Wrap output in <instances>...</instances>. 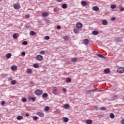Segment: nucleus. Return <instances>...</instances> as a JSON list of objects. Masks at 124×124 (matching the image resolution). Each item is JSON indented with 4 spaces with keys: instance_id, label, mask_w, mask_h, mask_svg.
<instances>
[{
    "instance_id": "nucleus-1",
    "label": "nucleus",
    "mask_w": 124,
    "mask_h": 124,
    "mask_svg": "<svg viewBox=\"0 0 124 124\" xmlns=\"http://www.w3.org/2000/svg\"><path fill=\"white\" fill-rule=\"evenodd\" d=\"M29 102H34L36 100V98L33 97L29 96L28 98Z\"/></svg>"
},
{
    "instance_id": "nucleus-2",
    "label": "nucleus",
    "mask_w": 124,
    "mask_h": 124,
    "mask_svg": "<svg viewBox=\"0 0 124 124\" xmlns=\"http://www.w3.org/2000/svg\"><path fill=\"white\" fill-rule=\"evenodd\" d=\"M103 90L101 89H98L97 88H95L93 90H91L88 91L89 93H93L94 92H102Z\"/></svg>"
},
{
    "instance_id": "nucleus-3",
    "label": "nucleus",
    "mask_w": 124,
    "mask_h": 124,
    "mask_svg": "<svg viewBox=\"0 0 124 124\" xmlns=\"http://www.w3.org/2000/svg\"><path fill=\"white\" fill-rule=\"evenodd\" d=\"M117 72H118V73H124V68L123 67H119L117 69Z\"/></svg>"
},
{
    "instance_id": "nucleus-4",
    "label": "nucleus",
    "mask_w": 124,
    "mask_h": 124,
    "mask_svg": "<svg viewBox=\"0 0 124 124\" xmlns=\"http://www.w3.org/2000/svg\"><path fill=\"white\" fill-rule=\"evenodd\" d=\"M76 27L77 28V29H82V28H83V24H82V23L80 22H78L76 24Z\"/></svg>"
},
{
    "instance_id": "nucleus-5",
    "label": "nucleus",
    "mask_w": 124,
    "mask_h": 124,
    "mask_svg": "<svg viewBox=\"0 0 124 124\" xmlns=\"http://www.w3.org/2000/svg\"><path fill=\"white\" fill-rule=\"evenodd\" d=\"M36 59L38 61H42V60H43V56L40 55H38L36 57Z\"/></svg>"
},
{
    "instance_id": "nucleus-6",
    "label": "nucleus",
    "mask_w": 124,
    "mask_h": 124,
    "mask_svg": "<svg viewBox=\"0 0 124 124\" xmlns=\"http://www.w3.org/2000/svg\"><path fill=\"white\" fill-rule=\"evenodd\" d=\"M14 8L15 9H20V8H21V6H20L19 4H15L14 5Z\"/></svg>"
},
{
    "instance_id": "nucleus-7",
    "label": "nucleus",
    "mask_w": 124,
    "mask_h": 124,
    "mask_svg": "<svg viewBox=\"0 0 124 124\" xmlns=\"http://www.w3.org/2000/svg\"><path fill=\"white\" fill-rule=\"evenodd\" d=\"M80 32V29L78 28H75L74 29V32L76 34H78Z\"/></svg>"
},
{
    "instance_id": "nucleus-8",
    "label": "nucleus",
    "mask_w": 124,
    "mask_h": 124,
    "mask_svg": "<svg viewBox=\"0 0 124 124\" xmlns=\"http://www.w3.org/2000/svg\"><path fill=\"white\" fill-rule=\"evenodd\" d=\"M37 115L39 116V117H44V113H43L42 112H40V111L37 112Z\"/></svg>"
},
{
    "instance_id": "nucleus-9",
    "label": "nucleus",
    "mask_w": 124,
    "mask_h": 124,
    "mask_svg": "<svg viewBox=\"0 0 124 124\" xmlns=\"http://www.w3.org/2000/svg\"><path fill=\"white\" fill-rule=\"evenodd\" d=\"M11 69L13 71H15V70H17V66H16V65L12 66L11 67Z\"/></svg>"
},
{
    "instance_id": "nucleus-10",
    "label": "nucleus",
    "mask_w": 124,
    "mask_h": 124,
    "mask_svg": "<svg viewBox=\"0 0 124 124\" xmlns=\"http://www.w3.org/2000/svg\"><path fill=\"white\" fill-rule=\"evenodd\" d=\"M35 93H43V91L41 90H38L34 91Z\"/></svg>"
},
{
    "instance_id": "nucleus-11",
    "label": "nucleus",
    "mask_w": 124,
    "mask_h": 124,
    "mask_svg": "<svg viewBox=\"0 0 124 124\" xmlns=\"http://www.w3.org/2000/svg\"><path fill=\"white\" fill-rule=\"evenodd\" d=\"M86 124H93V120L91 119H88L86 121Z\"/></svg>"
},
{
    "instance_id": "nucleus-12",
    "label": "nucleus",
    "mask_w": 124,
    "mask_h": 124,
    "mask_svg": "<svg viewBox=\"0 0 124 124\" xmlns=\"http://www.w3.org/2000/svg\"><path fill=\"white\" fill-rule=\"evenodd\" d=\"M102 24L104 26H106L108 25V22H107V20L104 19L102 20Z\"/></svg>"
},
{
    "instance_id": "nucleus-13",
    "label": "nucleus",
    "mask_w": 124,
    "mask_h": 124,
    "mask_svg": "<svg viewBox=\"0 0 124 124\" xmlns=\"http://www.w3.org/2000/svg\"><path fill=\"white\" fill-rule=\"evenodd\" d=\"M98 33H99V32L97 31H92V34H93V35H97Z\"/></svg>"
},
{
    "instance_id": "nucleus-14",
    "label": "nucleus",
    "mask_w": 124,
    "mask_h": 124,
    "mask_svg": "<svg viewBox=\"0 0 124 124\" xmlns=\"http://www.w3.org/2000/svg\"><path fill=\"white\" fill-rule=\"evenodd\" d=\"M83 43L85 45H88L89 44V39H86L83 40Z\"/></svg>"
},
{
    "instance_id": "nucleus-15",
    "label": "nucleus",
    "mask_w": 124,
    "mask_h": 124,
    "mask_svg": "<svg viewBox=\"0 0 124 124\" xmlns=\"http://www.w3.org/2000/svg\"><path fill=\"white\" fill-rule=\"evenodd\" d=\"M42 15L43 16V17H47V16L49 15V14H48L47 12H43Z\"/></svg>"
},
{
    "instance_id": "nucleus-16",
    "label": "nucleus",
    "mask_w": 124,
    "mask_h": 124,
    "mask_svg": "<svg viewBox=\"0 0 124 124\" xmlns=\"http://www.w3.org/2000/svg\"><path fill=\"white\" fill-rule=\"evenodd\" d=\"M19 34L18 33H15L13 35V37L14 39H16V38H18Z\"/></svg>"
},
{
    "instance_id": "nucleus-17",
    "label": "nucleus",
    "mask_w": 124,
    "mask_h": 124,
    "mask_svg": "<svg viewBox=\"0 0 124 124\" xmlns=\"http://www.w3.org/2000/svg\"><path fill=\"white\" fill-rule=\"evenodd\" d=\"M93 9L94 11H98V10H99V8L97 6H94L93 7Z\"/></svg>"
},
{
    "instance_id": "nucleus-18",
    "label": "nucleus",
    "mask_w": 124,
    "mask_h": 124,
    "mask_svg": "<svg viewBox=\"0 0 124 124\" xmlns=\"http://www.w3.org/2000/svg\"><path fill=\"white\" fill-rule=\"evenodd\" d=\"M81 5H82V6H86V5H87V1H82L81 2Z\"/></svg>"
},
{
    "instance_id": "nucleus-19",
    "label": "nucleus",
    "mask_w": 124,
    "mask_h": 124,
    "mask_svg": "<svg viewBox=\"0 0 124 124\" xmlns=\"http://www.w3.org/2000/svg\"><path fill=\"white\" fill-rule=\"evenodd\" d=\"M104 72L106 73V74H108L110 72V69H105L104 70Z\"/></svg>"
},
{
    "instance_id": "nucleus-20",
    "label": "nucleus",
    "mask_w": 124,
    "mask_h": 124,
    "mask_svg": "<svg viewBox=\"0 0 124 124\" xmlns=\"http://www.w3.org/2000/svg\"><path fill=\"white\" fill-rule=\"evenodd\" d=\"M11 56H12L11 53H7L6 55V57L7 58V59H10V58H11Z\"/></svg>"
},
{
    "instance_id": "nucleus-21",
    "label": "nucleus",
    "mask_w": 124,
    "mask_h": 124,
    "mask_svg": "<svg viewBox=\"0 0 124 124\" xmlns=\"http://www.w3.org/2000/svg\"><path fill=\"white\" fill-rule=\"evenodd\" d=\"M32 72V70H31V69H28L27 70V73L28 74H30V73H31Z\"/></svg>"
},
{
    "instance_id": "nucleus-22",
    "label": "nucleus",
    "mask_w": 124,
    "mask_h": 124,
    "mask_svg": "<svg viewBox=\"0 0 124 124\" xmlns=\"http://www.w3.org/2000/svg\"><path fill=\"white\" fill-rule=\"evenodd\" d=\"M110 119H114L115 118V115L113 113H111L109 115Z\"/></svg>"
},
{
    "instance_id": "nucleus-23",
    "label": "nucleus",
    "mask_w": 124,
    "mask_h": 124,
    "mask_svg": "<svg viewBox=\"0 0 124 124\" xmlns=\"http://www.w3.org/2000/svg\"><path fill=\"white\" fill-rule=\"evenodd\" d=\"M62 7L63 9H65V8H67V5L66 4H62Z\"/></svg>"
},
{
    "instance_id": "nucleus-24",
    "label": "nucleus",
    "mask_w": 124,
    "mask_h": 124,
    "mask_svg": "<svg viewBox=\"0 0 124 124\" xmlns=\"http://www.w3.org/2000/svg\"><path fill=\"white\" fill-rule=\"evenodd\" d=\"M66 83H70L71 82V78H67L65 79Z\"/></svg>"
},
{
    "instance_id": "nucleus-25",
    "label": "nucleus",
    "mask_w": 124,
    "mask_h": 124,
    "mask_svg": "<svg viewBox=\"0 0 124 124\" xmlns=\"http://www.w3.org/2000/svg\"><path fill=\"white\" fill-rule=\"evenodd\" d=\"M58 91V88L57 87L53 88L52 93H57V91Z\"/></svg>"
},
{
    "instance_id": "nucleus-26",
    "label": "nucleus",
    "mask_w": 124,
    "mask_h": 124,
    "mask_svg": "<svg viewBox=\"0 0 124 124\" xmlns=\"http://www.w3.org/2000/svg\"><path fill=\"white\" fill-rule=\"evenodd\" d=\"M24 117L22 116H18V117H17L16 119L17 120H18V121H20L21 120H23V118Z\"/></svg>"
},
{
    "instance_id": "nucleus-27",
    "label": "nucleus",
    "mask_w": 124,
    "mask_h": 124,
    "mask_svg": "<svg viewBox=\"0 0 124 124\" xmlns=\"http://www.w3.org/2000/svg\"><path fill=\"white\" fill-rule=\"evenodd\" d=\"M63 122H65V123H67V122H68V118L63 117Z\"/></svg>"
},
{
    "instance_id": "nucleus-28",
    "label": "nucleus",
    "mask_w": 124,
    "mask_h": 124,
    "mask_svg": "<svg viewBox=\"0 0 124 124\" xmlns=\"http://www.w3.org/2000/svg\"><path fill=\"white\" fill-rule=\"evenodd\" d=\"M63 108L64 109H68V108H69V105L68 104H65L63 106Z\"/></svg>"
},
{
    "instance_id": "nucleus-29",
    "label": "nucleus",
    "mask_w": 124,
    "mask_h": 124,
    "mask_svg": "<svg viewBox=\"0 0 124 124\" xmlns=\"http://www.w3.org/2000/svg\"><path fill=\"white\" fill-rule=\"evenodd\" d=\"M99 58H100L101 59H105V57H104L103 55L102 54H97V55Z\"/></svg>"
},
{
    "instance_id": "nucleus-30",
    "label": "nucleus",
    "mask_w": 124,
    "mask_h": 124,
    "mask_svg": "<svg viewBox=\"0 0 124 124\" xmlns=\"http://www.w3.org/2000/svg\"><path fill=\"white\" fill-rule=\"evenodd\" d=\"M71 62H77V58H72L71 59Z\"/></svg>"
},
{
    "instance_id": "nucleus-31",
    "label": "nucleus",
    "mask_w": 124,
    "mask_h": 124,
    "mask_svg": "<svg viewBox=\"0 0 124 124\" xmlns=\"http://www.w3.org/2000/svg\"><path fill=\"white\" fill-rule=\"evenodd\" d=\"M116 7H117V6L115 4H112L110 6V8H111V9H114Z\"/></svg>"
},
{
    "instance_id": "nucleus-32",
    "label": "nucleus",
    "mask_w": 124,
    "mask_h": 124,
    "mask_svg": "<svg viewBox=\"0 0 124 124\" xmlns=\"http://www.w3.org/2000/svg\"><path fill=\"white\" fill-rule=\"evenodd\" d=\"M48 96V93H44L42 95L43 98H46Z\"/></svg>"
},
{
    "instance_id": "nucleus-33",
    "label": "nucleus",
    "mask_w": 124,
    "mask_h": 124,
    "mask_svg": "<svg viewBox=\"0 0 124 124\" xmlns=\"http://www.w3.org/2000/svg\"><path fill=\"white\" fill-rule=\"evenodd\" d=\"M30 34H31V35L34 36L35 35V31H30Z\"/></svg>"
},
{
    "instance_id": "nucleus-34",
    "label": "nucleus",
    "mask_w": 124,
    "mask_h": 124,
    "mask_svg": "<svg viewBox=\"0 0 124 124\" xmlns=\"http://www.w3.org/2000/svg\"><path fill=\"white\" fill-rule=\"evenodd\" d=\"M39 54H40V55H45V54H46V53L45 52V51L42 50V51H40Z\"/></svg>"
},
{
    "instance_id": "nucleus-35",
    "label": "nucleus",
    "mask_w": 124,
    "mask_h": 124,
    "mask_svg": "<svg viewBox=\"0 0 124 124\" xmlns=\"http://www.w3.org/2000/svg\"><path fill=\"white\" fill-rule=\"evenodd\" d=\"M33 67H34L35 68H38L39 66L38 64L37 63H35L33 65Z\"/></svg>"
},
{
    "instance_id": "nucleus-36",
    "label": "nucleus",
    "mask_w": 124,
    "mask_h": 124,
    "mask_svg": "<svg viewBox=\"0 0 124 124\" xmlns=\"http://www.w3.org/2000/svg\"><path fill=\"white\" fill-rule=\"evenodd\" d=\"M22 102H26L27 101V99L25 97H23L21 99Z\"/></svg>"
},
{
    "instance_id": "nucleus-37",
    "label": "nucleus",
    "mask_w": 124,
    "mask_h": 124,
    "mask_svg": "<svg viewBox=\"0 0 124 124\" xmlns=\"http://www.w3.org/2000/svg\"><path fill=\"white\" fill-rule=\"evenodd\" d=\"M49 109H50V108L48 106L45 107V111H49Z\"/></svg>"
},
{
    "instance_id": "nucleus-38",
    "label": "nucleus",
    "mask_w": 124,
    "mask_h": 124,
    "mask_svg": "<svg viewBox=\"0 0 124 124\" xmlns=\"http://www.w3.org/2000/svg\"><path fill=\"white\" fill-rule=\"evenodd\" d=\"M22 45H28V42L23 41L22 43Z\"/></svg>"
},
{
    "instance_id": "nucleus-39",
    "label": "nucleus",
    "mask_w": 124,
    "mask_h": 124,
    "mask_svg": "<svg viewBox=\"0 0 124 124\" xmlns=\"http://www.w3.org/2000/svg\"><path fill=\"white\" fill-rule=\"evenodd\" d=\"M45 39L46 40H49L50 39V37L49 36H46L45 37Z\"/></svg>"
},
{
    "instance_id": "nucleus-40",
    "label": "nucleus",
    "mask_w": 124,
    "mask_h": 124,
    "mask_svg": "<svg viewBox=\"0 0 124 124\" xmlns=\"http://www.w3.org/2000/svg\"><path fill=\"white\" fill-rule=\"evenodd\" d=\"M100 110H102V111H106V108H105V107H101L100 108Z\"/></svg>"
},
{
    "instance_id": "nucleus-41",
    "label": "nucleus",
    "mask_w": 124,
    "mask_h": 124,
    "mask_svg": "<svg viewBox=\"0 0 124 124\" xmlns=\"http://www.w3.org/2000/svg\"><path fill=\"white\" fill-rule=\"evenodd\" d=\"M38 119V117H37V116L33 117V120H34V121H37Z\"/></svg>"
},
{
    "instance_id": "nucleus-42",
    "label": "nucleus",
    "mask_w": 124,
    "mask_h": 124,
    "mask_svg": "<svg viewBox=\"0 0 124 124\" xmlns=\"http://www.w3.org/2000/svg\"><path fill=\"white\" fill-rule=\"evenodd\" d=\"M11 84H12V85H15V84H16V81L12 80L11 81Z\"/></svg>"
},
{
    "instance_id": "nucleus-43",
    "label": "nucleus",
    "mask_w": 124,
    "mask_h": 124,
    "mask_svg": "<svg viewBox=\"0 0 124 124\" xmlns=\"http://www.w3.org/2000/svg\"><path fill=\"white\" fill-rule=\"evenodd\" d=\"M116 20V17H113L111 18V21H115Z\"/></svg>"
},
{
    "instance_id": "nucleus-44",
    "label": "nucleus",
    "mask_w": 124,
    "mask_h": 124,
    "mask_svg": "<svg viewBox=\"0 0 124 124\" xmlns=\"http://www.w3.org/2000/svg\"><path fill=\"white\" fill-rule=\"evenodd\" d=\"M21 55L22 56H26V53L25 52H22Z\"/></svg>"
},
{
    "instance_id": "nucleus-45",
    "label": "nucleus",
    "mask_w": 124,
    "mask_h": 124,
    "mask_svg": "<svg viewBox=\"0 0 124 124\" xmlns=\"http://www.w3.org/2000/svg\"><path fill=\"white\" fill-rule=\"evenodd\" d=\"M62 91L64 93H66V88H63Z\"/></svg>"
},
{
    "instance_id": "nucleus-46",
    "label": "nucleus",
    "mask_w": 124,
    "mask_h": 124,
    "mask_svg": "<svg viewBox=\"0 0 124 124\" xmlns=\"http://www.w3.org/2000/svg\"><path fill=\"white\" fill-rule=\"evenodd\" d=\"M53 11H54V12H57V11H58V10L56 9V8H54L53 9Z\"/></svg>"
},
{
    "instance_id": "nucleus-47",
    "label": "nucleus",
    "mask_w": 124,
    "mask_h": 124,
    "mask_svg": "<svg viewBox=\"0 0 124 124\" xmlns=\"http://www.w3.org/2000/svg\"><path fill=\"white\" fill-rule=\"evenodd\" d=\"M25 17L28 19L29 18H30V15H26L25 16Z\"/></svg>"
},
{
    "instance_id": "nucleus-48",
    "label": "nucleus",
    "mask_w": 124,
    "mask_h": 124,
    "mask_svg": "<svg viewBox=\"0 0 124 124\" xmlns=\"http://www.w3.org/2000/svg\"><path fill=\"white\" fill-rule=\"evenodd\" d=\"M57 30H61V27L59 25H58L57 26Z\"/></svg>"
},
{
    "instance_id": "nucleus-49",
    "label": "nucleus",
    "mask_w": 124,
    "mask_h": 124,
    "mask_svg": "<svg viewBox=\"0 0 124 124\" xmlns=\"http://www.w3.org/2000/svg\"><path fill=\"white\" fill-rule=\"evenodd\" d=\"M5 103V101H2L1 103V104L2 105H4V104Z\"/></svg>"
},
{
    "instance_id": "nucleus-50",
    "label": "nucleus",
    "mask_w": 124,
    "mask_h": 124,
    "mask_svg": "<svg viewBox=\"0 0 124 124\" xmlns=\"http://www.w3.org/2000/svg\"><path fill=\"white\" fill-rule=\"evenodd\" d=\"M121 124H124V119H123L122 120H121Z\"/></svg>"
},
{
    "instance_id": "nucleus-51",
    "label": "nucleus",
    "mask_w": 124,
    "mask_h": 124,
    "mask_svg": "<svg viewBox=\"0 0 124 124\" xmlns=\"http://www.w3.org/2000/svg\"><path fill=\"white\" fill-rule=\"evenodd\" d=\"M94 108L95 110H98V107H97V106H95Z\"/></svg>"
},
{
    "instance_id": "nucleus-52",
    "label": "nucleus",
    "mask_w": 124,
    "mask_h": 124,
    "mask_svg": "<svg viewBox=\"0 0 124 124\" xmlns=\"http://www.w3.org/2000/svg\"><path fill=\"white\" fill-rule=\"evenodd\" d=\"M121 11H124V8H121L120 9Z\"/></svg>"
},
{
    "instance_id": "nucleus-53",
    "label": "nucleus",
    "mask_w": 124,
    "mask_h": 124,
    "mask_svg": "<svg viewBox=\"0 0 124 124\" xmlns=\"http://www.w3.org/2000/svg\"><path fill=\"white\" fill-rule=\"evenodd\" d=\"M25 116H26V117H29V116H30V114H29V113H26V114H25Z\"/></svg>"
},
{
    "instance_id": "nucleus-54",
    "label": "nucleus",
    "mask_w": 124,
    "mask_h": 124,
    "mask_svg": "<svg viewBox=\"0 0 124 124\" xmlns=\"http://www.w3.org/2000/svg\"><path fill=\"white\" fill-rule=\"evenodd\" d=\"M120 40H121V39H120V38H118V39H116V41H117V42H118Z\"/></svg>"
},
{
    "instance_id": "nucleus-55",
    "label": "nucleus",
    "mask_w": 124,
    "mask_h": 124,
    "mask_svg": "<svg viewBox=\"0 0 124 124\" xmlns=\"http://www.w3.org/2000/svg\"><path fill=\"white\" fill-rule=\"evenodd\" d=\"M58 2H62V0H57Z\"/></svg>"
},
{
    "instance_id": "nucleus-56",
    "label": "nucleus",
    "mask_w": 124,
    "mask_h": 124,
    "mask_svg": "<svg viewBox=\"0 0 124 124\" xmlns=\"http://www.w3.org/2000/svg\"><path fill=\"white\" fill-rule=\"evenodd\" d=\"M8 80H12V77L9 78Z\"/></svg>"
},
{
    "instance_id": "nucleus-57",
    "label": "nucleus",
    "mask_w": 124,
    "mask_h": 124,
    "mask_svg": "<svg viewBox=\"0 0 124 124\" xmlns=\"http://www.w3.org/2000/svg\"><path fill=\"white\" fill-rule=\"evenodd\" d=\"M37 95H41L42 93H36Z\"/></svg>"
},
{
    "instance_id": "nucleus-58",
    "label": "nucleus",
    "mask_w": 124,
    "mask_h": 124,
    "mask_svg": "<svg viewBox=\"0 0 124 124\" xmlns=\"http://www.w3.org/2000/svg\"><path fill=\"white\" fill-rule=\"evenodd\" d=\"M32 83H33L32 81L31 82V84H32Z\"/></svg>"
},
{
    "instance_id": "nucleus-59",
    "label": "nucleus",
    "mask_w": 124,
    "mask_h": 124,
    "mask_svg": "<svg viewBox=\"0 0 124 124\" xmlns=\"http://www.w3.org/2000/svg\"><path fill=\"white\" fill-rule=\"evenodd\" d=\"M1 0H0V1H1Z\"/></svg>"
}]
</instances>
